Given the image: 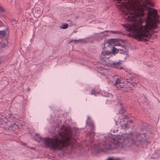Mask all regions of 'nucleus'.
I'll return each instance as SVG.
<instances>
[{"label": "nucleus", "instance_id": "nucleus-1", "mask_svg": "<svg viewBox=\"0 0 160 160\" xmlns=\"http://www.w3.org/2000/svg\"><path fill=\"white\" fill-rule=\"evenodd\" d=\"M147 14L145 20V24L141 29L137 30L133 34L135 39L140 41L147 42L157 36L151 33L152 29H156L159 21L157 10L148 7Z\"/></svg>", "mask_w": 160, "mask_h": 160}, {"label": "nucleus", "instance_id": "nucleus-2", "mask_svg": "<svg viewBox=\"0 0 160 160\" xmlns=\"http://www.w3.org/2000/svg\"><path fill=\"white\" fill-rule=\"evenodd\" d=\"M125 0H113L117 3H125ZM127 9L128 13L126 14L125 18L128 20L134 21L141 19V17L144 15V7L139 0H128Z\"/></svg>", "mask_w": 160, "mask_h": 160}, {"label": "nucleus", "instance_id": "nucleus-3", "mask_svg": "<svg viewBox=\"0 0 160 160\" xmlns=\"http://www.w3.org/2000/svg\"><path fill=\"white\" fill-rule=\"evenodd\" d=\"M35 135L37 137V138L43 141L45 147L49 148L53 150L58 151L60 149L61 146H59V144H61L60 145L62 146L63 145V144L60 142L57 135L53 136L50 138L49 137L42 138L40 136L39 134L38 133H35Z\"/></svg>", "mask_w": 160, "mask_h": 160}, {"label": "nucleus", "instance_id": "nucleus-4", "mask_svg": "<svg viewBox=\"0 0 160 160\" xmlns=\"http://www.w3.org/2000/svg\"><path fill=\"white\" fill-rule=\"evenodd\" d=\"M146 134V133L141 134L138 132L133 134L130 132L126 135L129 143L131 145L137 147L140 145H143L145 142H147Z\"/></svg>", "mask_w": 160, "mask_h": 160}, {"label": "nucleus", "instance_id": "nucleus-5", "mask_svg": "<svg viewBox=\"0 0 160 160\" xmlns=\"http://www.w3.org/2000/svg\"><path fill=\"white\" fill-rule=\"evenodd\" d=\"M126 85L124 83L122 82L121 80L118 78H117L114 85L118 89L123 92H128L129 90H132L136 87L137 84L134 82H131L128 79L126 81Z\"/></svg>", "mask_w": 160, "mask_h": 160}, {"label": "nucleus", "instance_id": "nucleus-6", "mask_svg": "<svg viewBox=\"0 0 160 160\" xmlns=\"http://www.w3.org/2000/svg\"><path fill=\"white\" fill-rule=\"evenodd\" d=\"M65 129H66V128H65L64 127L62 126L60 128V131L58 132V135H57L60 142H61V143L63 144L62 146L60 145L61 144H59V146H61V147L59 150L63 149V148H66L71 144L70 141L67 137L68 132L65 131L66 130Z\"/></svg>", "mask_w": 160, "mask_h": 160}, {"label": "nucleus", "instance_id": "nucleus-7", "mask_svg": "<svg viewBox=\"0 0 160 160\" xmlns=\"http://www.w3.org/2000/svg\"><path fill=\"white\" fill-rule=\"evenodd\" d=\"M114 54L112 53V51H102L100 57L101 62L103 64L105 65L110 67L112 61L110 60L109 58L111 56H112V54Z\"/></svg>", "mask_w": 160, "mask_h": 160}, {"label": "nucleus", "instance_id": "nucleus-8", "mask_svg": "<svg viewBox=\"0 0 160 160\" xmlns=\"http://www.w3.org/2000/svg\"><path fill=\"white\" fill-rule=\"evenodd\" d=\"M122 48H117L113 47L112 51V53H114V54L119 53L120 57L123 61L129 57L128 52L127 50L125 47H122Z\"/></svg>", "mask_w": 160, "mask_h": 160}, {"label": "nucleus", "instance_id": "nucleus-9", "mask_svg": "<svg viewBox=\"0 0 160 160\" xmlns=\"http://www.w3.org/2000/svg\"><path fill=\"white\" fill-rule=\"evenodd\" d=\"M7 118V121L8 122V125H11V127L19 129L21 124L18 123V121L16 122L17 118L14 116L10 115L8 117H7L5 118Z\"/></svg>", "mask_w": 160, "mask_h": 160}, {"label": "nucleus", "instance_id": "nucleus-10", "mask_svg": "<svg viewBox=\"0 0 160 160\" xmlns=\"http://www.w3.org/2000/svg\"><path fill=\"white\" fill-rule=\"evenodd\" d=\"M123 62V60H119L118 62H115L112 61L110 67L117 68L118 69L121 70L123 69V68L121 66V62Z\"/></svg>", "mask_w": 160, "mask_h": 160}, {"label": "nucleus", "instance_id": "nucleus-11", "mask_svg": "<svg viewBox=\"0 0 160 160\" xmlns=\"http://www.w3.org/2000/svg\"><path fill=\"white\" fill-rule=\"evenodd\" d=\"M86 123L87 125L89 127L91 128L90 129V132L91 133H94V124L93 122L90 119L89 117H88L86 121Z\"/></svg>", "mask_w": 160, "mask_h": 160}, {"label": "nucleus", "instance_id": "nucleus-12", "mask_svg": "<svg viewBox=\"0 0 160 160\" xmlns=\"http://www.w3.org/2000/svg\"><path fill=\"white\" fill-rule=\"evenodd\" d=\"M8 39V38L7 37L5 38L4 40L2 39L1 45L2 48H4L7 45Z\"/></svg>", "mask_w": 160, "mask_h": 160}, {"label": "nucleus", "instance_id": "nucleus-13", "mask_svg": "<svg viewBox=\"0 0 160 160\" xmlns=\"http://www.w3.org/2000/svg\"><path fill=\"white\" fill-rule=\"evenodd\" d=\"M99 147H101V148H99L98 150V152H105V151L107 150H109V148H106L107 146L106 145H102V146L101 144H100L99 145Z\"/></svg>", "mask_w": 160, "mask_h": 160}, {"label": "nucleus", "instance_id": "nucleus-14", "mask_svg": "<svg viewBox=\"0 0 160 160\" xmlns=\"http://www.w3.org/2000/svg\"><path fill=\"white\" fill-rule=\"evenodd\" d=\"M98 70L99 71L100 73L102 74H105L107 70L104 68L103 67H99L98 68Z\"/></svg>", "mask_w": 160, "mask_h": 160}, {"label": "nucleus", "instance_id": "nucleus-15", "mask_svg": "<svg viewBox=\"0 0 160 160\" xmlns=\"http://www.w3.org/2000/svg\"><path fill=\"white\" fill-rule=\"evenodd\" d=\"M4 128L7 131H14L17 129V128H15L11 127V125H9V126L5 127Z\"/></svg>", "mask_w": 160, "mask_h": 160}, {"label": "nucleus", "instance_id": "nucleus-16", "mask_svg": "<svg viewBox=\"0 0 160 160\" xmlns=\"http://www.w3.org/2000/svg\"><path fill=\"white\" fill-rule=\"evenodd\" d=\"M122 104L121 103H120L119 104V106L121 108L119 110L118 112V114H120L122 116V114H123L126 111L125 109L124 108H122Z\"/></svg>", "mask_w": 160, "mask_h": 160}, {"label": "nucleus", "instance_id": "nucleus-17", "mask_svg": "<svg viewBox=\"0 0 160 160\" xmlns=\"http://www.w3.org/2000/svg\"><path fill=\"white\" fill-rule=\"evenodd\" d=\"M61 120L60 119H57L55 122V123L56 124L55 127L56 128H59V125L61 124Z\"/></svg>", "mask_w": 160, "mask_h": 160}, {"label": "nucleus", "instance_id": "nucleus-18", "mask_svg": "<svg viewBox=\"0 0 160 160\" xmlns=\"http://www.w3.org/2000/svg\"><path fill=\"white\" fill-rule=\"evenodd\" d=\"M7 30L5 29L0 31V37L1 38H3Z\"/></svg>", "mask_w": 160, "mask_h": 160}, {"label": "nucleus", "instance_id": "nucleus-19", "mask_svg": "<svg viewBox=\"0 0 160 160\" xmlns=\"http://www.w3.org/2000/svg\"><path fill=\"white\" fill-rule=\"evenodd\" d=\"M117 39L115 38L111 39L108 40H106V43H108L109 45H110L112 43L116 42Z\"/></svg>", "mask_w": 160, "mask_h": 160}, {"label": "nucleus", "instance_id": "nucleus-20", "mask_svg": "<svg viewBox=\"0 0 160 160\" xmlns=\"http://www.w3.org/2000/svg\"><path fill=\"white\" fill-rule=\"evenodd\" d=\"M110 32L116 34H123L122 32L120 31H111Z\"/></svg>", "mask_w": 160, "mask_h": 160}, {"label": "nucleus", "instance_id": "nucleus-21", "mask_svg": "<svg viewBox=\"0 0 160 160\" xmlns=\"http://www.w3.org/2000/svg\"><path fill=\"white\" fill-rule=\"evenodd\" d=\"M68 24H64L62 26H60V28L61 29H65L68 28Z\"/></svg>", "mask_w": 160, "mask_h": 160}, {"label": "nucleus", "instance_id": "nucleus-22", "mask_svg": "<svg viewBox=\"0 0 160 160\" xmlns=\"http://www.w3.org/2000/svg\"><path fill=\"white\" fill-rule=\"evenodd\" d=\"M108 32H110V31H105L104 32H102L100 33L101 34H102L103 33V35L105 37H107L109 35L108 33Z\"/></svg>", "mask_w": 160, "mask_h": 160}, {"label": "nucleus", "instance_id": "nucleus-23", "mask_svg": "<svg viewBox=\"0 0 160 160\" xmlns=\"http://www.w3.org/2000/svg\"><path fill=\"white\" fill-rule=\"evenodd\" d=\"M96 91L95 90H93L92 91V92L91 93V95H94L95 96H96Z\"/></svg>", "mask_w": 160, "mask_h": 160}, {"label": "nucleus", "instance_id": "nucleus-24", "mask_svg": "<svg viewBox=\"0 0 160 160\" xmlns=\"http://www.w3.org/2000/svg\"><path fill=\"white\" fill-rule=\"evenodd\" d=\"M0 11L2 12H5V9L1 6L0 5Z\"/></svg>", "mask_w": 160, "mask_h": 160}, {"label": "nucleus", "instance_id": "nucleus-25", "mask_svg": "<svg viewBox=\"0 0 160 160\" xmlns=\"http://www.w3.org/2000/svg\"><path fill=\"white\" fill-rule=\"evenodd\" d=\"M147 3L150 5L151 6L152 4V3L150 2L149 1H147Z\"/></svg>", "mask_w": 160, "mask_h": 160}, {"label": "nucleus", "instance_id": "nucleus-26", "mask_svg": "<svg viewBox=\"0 0 160 160\" xmlns=\"http://www.w3.org/2000/svg\"><path fill=\"white\" fill-rule=\"evenodd\" d=\"M121 45L120 44H115L114 45H113V46H120Z\"/></svg>", "mask_w": 160, "mask_h": 160}, {"label": "nucleus", "instance_id": "nucleus-27", "mask_svg": "<svg viewBox=\"0 0 160 160\" xmlns=\"http://www.w3.org/2000/svg\"><path fill=\"white\" fill-rule=\"evenodd\" d=\"M120 40L122 42H125L126 41L125 40L122 39H120Z\"/></svg>", "mask_w": 160, "mask_h": 160}, {"label": "nucleus", "instance_id": "nucleus-28", "mask_svg": "<svg viewBox=\"0 0 160 160\" xmlns=\"http://www.w3.org/2000/svg\"><path fill=\"white\" fill-rule=\"evenodd\" d=\"M124 119H125L126 118H128V117L126 115L124 116Z\"/></svg>", "mask_w": 160, "mask_h": 160}, {"label": "nucleus", "instance_id": "nucleus-29", "mask_svg": "<svg viewBox=\"0 0 160 160\" xmlns=\"http://www.w3.org/2000/svg\"><path fill=\"white\" fill-rule=\"evenodd\" d=\"M128 125L126 124L125 125V128H128Z\"/></svg>", "mask_w": 160, "mask_h": 160}, {"label": "nucleus", "instance_id": "nucleus-30", "mask_svg": "<svg viewBox=\"0 0 160 160\" xmlns=\"http://www.w3.org/2000/svg\"><path fill=\"white\" fill-rule=\"evenodd\" d=\"M130 122H131H131H132V120H131L130 121Z\"/></svg>", "mask_w": 160, "mask_h": 160}, {"label": "nucleus", "instance_id": "nucleus-31", "mask_svg": "<svg viewBox=\"0 0 160 160\" xmlns=\"http://www.w3.org/2000/svg\"><path fill=\"white\" fill-rule=\"evenodd\" d=\"M154 32H157L156 31H155Z\"/></svg>", "mask_w": 160, "mask_h": 160}, {"label": "nucleus", "instance_id": "nucleus-32", "mask_svg": "<svg viewBox=\"0 0 160 160\" xmlns=\"http://www.w3.org/2000/svg\"><path fill=\"white\" fill-rule=\"evenodd\" d=\"M38 142H39V140H38Z\"/></svg>", "mask_w": 160, "mask_h": 160}]
</instances>
